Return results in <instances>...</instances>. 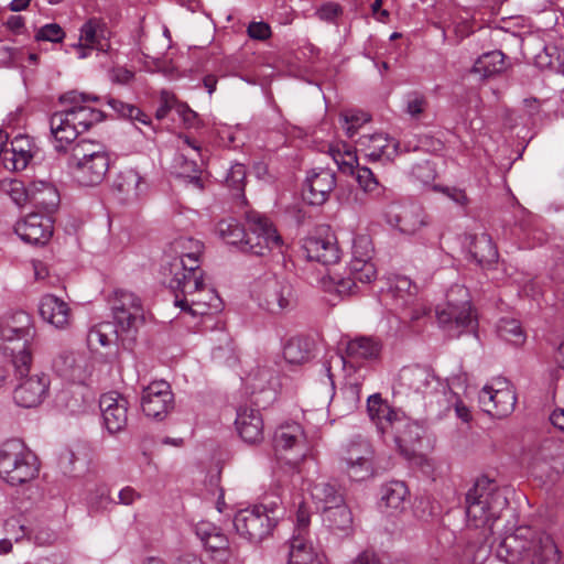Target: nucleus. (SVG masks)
<instances>
[{
    "label": "nucleus",
    "instance_id": "f704fd0d",
    "mask_svg": "<svg viewBox=\"0 0 564 564\" xmlns=\"http://www.w3.org/2000/svg\"><path fill=\"white\" fill-rule=\"evenodd\" d=\"M185 245H191V251L185 252L184 250H182L181 256H176L172 258V260H182L184 264V270L181 271V274H203L198 261V257L200 256L203 250L202 242L198 240H194L192 238H180L173 242V248L174 250L184 249L183 247H185Z\"/></svg>",
    "mask_w": 564,
    "mask_h": 564
},
{
    "label": "nucleus",
    "instance_id": "de8ad7c7",
    "mask_svg": "<svg viewBox=\"0 0 564 564\" xmlns=\"http://www.w3.org/2000/svg\"><path fill=\"white\" fill-rule=\"evenodd\" d=\"M216 231L229 245H239L242 248L246 237L245 228L235 218L223 219L217 224Z\"/></svg>",
    "mask_w": 564,
    "mask_h": 564
},
{
    "label": "nucleus",
    "instance_id": "393cba45",
    "mask_svg": "<svg viewBox=\"0 0 564 564\" xmlns=\"http://www.w3.org/2000/svg\"><path fill=\"white\" fill-rule=\"evenodd\" d=\"M111 32L107 23L99 18L88 19L79 29V40L99 52L110 48Z\"/></svg>",
    "mask_w": 564,
    "mask_h": 564
},
{
    "label": "nucleus",
    "instance_id": "bf43d9fd",
    "mask_svg": "<svg viewBox=\"0 0 564 564\" xmlns=\"http://www.w3.org/2000/svg\"><path fill=\"white\" fill-rule=\"evenodd\" d=\"M425 186L431 187L436 193L443 194L444 196L456 202L457 204L466 205L468 203V198L464 189L442 184H431L430 182H426Z\"/></svg>",
    "mask_w": 564,
    "mask_h": 564
},
{
    "label": "nucleus",
    "instance_id": "9d476101",
    "mask_svg": "<svg viewBox=\"0 0 564 564\" xmlns=\"http://www.w3.org/2000/svg\"><path fill=\"white\" fill-rule=\"evenodd\" d=\"M302 250L307 260L323 265L335 264L340 259V249L329 226H319L313 235L306 237Z\"/></svg>",
    "mask_w": 564,
    "mask_h": 564
},
{
    "label": "nucleus",
    "instance_id": "a19ab883",
    "mask_svg": "<svg viewBox=\"0 0 564 564\" xmlns=\"http://www.w3.org/2000/svg\"><path fill=\"white\" fill-rule=\"evenodd\" d=\"M212 340L215 345L212 348V358L217 366H232L237 361L232 339L225 330L214 334Z\"/></svg>",
    "mask_w": 564,
    "mask_h": 564
},
{
    "label": "nucleus",
    "instance_id": "2eb2a0df",
    "mask_svg": "<svg viewBox=\"0 0 564 564\" xmlns=\"http://www.w3.org/2000/svg\"><path fill=\"white\" fill-rule=\"evenodd\" d=\"M163 269L164 274L171 276L169 286L175 296L180 294L181 299L193 297L204 293L207 288L203 274H181V271L184 270L182 260H171Z\"/></svg>",
    "mask_w": 564,
    "mask_h": 564
},
{
    "label": "nucleus",
    "instance_id": "58836bf2",
    "mask_svg": "<svg viewBox=\"0 0 564 564\" xmlns=\"http://www.w3.org/2000/svg\"><path fill=\"white\" fill-rule=\"evenodd\" d=\"M120 339L123 345L126 341L129 344L132 343L126 335V333L119 332V327L116 325V328L111 323H100L94 326L87 335V343L90 348H96L97 346H109L113 340Z\"/></svg>",
    "mask_w": 564,
    "mask_h": 564
},
{
    "label": "nucleus",
    "instance_id": "680f3d73",
    "mask_svg": "<svg viewBox=\"0 0 564 564\" xmlns=\"http://www.w3.org/2000/svg\"><path fill=\"white\" fill-rule=\"evenodd\" d=\"M75 364L74 354L69 350H63L57 354L53 360V368L61 375H67Z\"/></svg>",
    "mask_w": 564,
    "mask_h": 564
},
{
    "label": "nucleus",
    "instance_id": "39448f33",
    "mask_svg": "<svg viewBox=\"0 0 564 564\" xmlns=\"http://www.w3.org/2000/svg\"><path fill=\"white\" fill-rule=\"evenodd\" d=\"M440 326L449 337H458L465 332H474L477 319L473 314L468 290L460 285L453 286L447 293V306L436 312Z\"/></svg>",
    "mask_w": 564,
    "mask_h": 564
},
{
    "label": "nucleus",
    "instance_id": "ea45409f",
    "mask_svg": "<svg viewBox=\"0 0 564 564\" xmlns=\"http://www.w3.org/2000/svg\"><path fill=\"white\" fill-rule=\"evenodd\" d=\"M314 341L308 337H292L284 346L283 357L291 365H302L311 359Z\"/></svg>",
    "mask_w": 564,
    "mask_h": 564
},
{
    "label": "nucleus",
    "instance_id": "6ab92c4d",
    "mask_svg": "<svg viewBox=\"0 0 564 564\" xmlns=\"http://www.w3.org/2000/svg\"><path fill=\"white\" fill-rule=\"evenodd\" d=\"M15 234L31 245H44L53 235V221L37 213H32L14 226Z\"/></svg>",
    "mask_w": 564,
    "mask_h": 564
},
{
    "label": "nucleus",
    "instance_id": "5701e85b",
    "mask_svg": "<svg viewBox=\"0 0 564 564\" xmlns=\"http://www.w3.org/2000/svg\"><path fill=\"white\" fill-rule=\"evenodd\" d=\"M357 145L369 161H378L382 158L390 159L398 149L395 140L382 132L361 135Z\"/></svg>",
    "mask_w": 564,
    "mask_h": 564
},
{
    "label": "nucleus",
    "instance_id": "864d4df0",
    "mask_svg": "<svg viewBox=\"0 0 564 564\" xmlns=\"http://www.w3.org/2000/svg\"><path fill=\"white\" fill-rule=\"evenodd\" d=\"M349 272L357 283L368 284L377 278L375 263L367 262V260H351L349 263Z\"/></svg>",
    "mask_w": 564,
    "mask_h": 564
},
{
    "label": "nucleus",
    "instance_id": "4be33fe9",
    "mask_svg": "<svg viewBox=\"0 0 564 564\" xmlns=\"http://www.w3.org/2000/svg\"><path fill=\"white\" fill-rule=\"evenodd\" d=\"M240 437L249 444H258L263 440V419L258 409L247 405L237 410L235 421Z\"/></svg>",
    "mask_w": 564,
    "mask_h": 564
},
{
    "label": "nucleus",
    "instance_id": "2f4dec72",
    "mask_svg": "<svg viewBox=\"0 0 564 564\" xmlns=\"http://www.w3.org/2000/svg\"><path fill=\"white\" fill-rule=\"evenodd\" d=\"M466 241L470 257L479 265H487L497 261L498 251L488 234L468 235Z\"/></svg>",
    "mask_w": 564,
    "mask_h": 564
},
{
    "label": "nucleus",
    "instance_id": "aec40b11",
    "mask_svg": "<svg viewBox=\"0 0 564 564\" xmlns=\"http://www.w3.org/2000/svg\"><path fill=\"white\" fill-rule=\"evenodd\" d=\"M196 534L204 546L210 552L212 558L220 564H227L232 556L228 538L220 529L209 524L199 523L196 528Z\"/></svg>",
    "mask_w": 564,
    "mask_h": 564
},
{
    "label": "nucleus",
    "instance_id": "a18cd8bd",
    "mask_svg": "<svg viewBox=\"0 0 564 564\" xmlns=\"http://www.w3.org/2000/svg\"><path fill=\"white\" fill-rule=\"evenodd\" d=\"M31 185H33L35 191L33 202L43 207L46 212H53L59 203L57 189L51 183L42 180L32 182Z\"/></svg>",
    "mask_w": 564,
    "mask_h": 564
},
{
    "label": "nucleus",
    "instance_id": "f3484780",
    "mask_svg": "<svg viewBox=\"0 0 564 564\" xmlns=\"http://www.w3.org/2000/svg\"><path fill=\"white\" fill-rule=\"evenodd\" d=\"M387 217L390 224L395 225L401 232L408 235H413L429 225V217L424 208L416 203L394 206L388 212Z\"/></svg>",
    "mask_w": 564,
    "mask_h": 564
},
{
    "label": "nucleus",
    "instance_id": "e433bc0d",
    "mask_svg": "<svg viewBox=\"0 0 564 564\" xmlns=\"http://www.w3.org/2000/svg\"><path fill=\"white\" fill-rule=\"evenodd\" d=\"M506 68V55L495 50L480 55L474 63L471 72L485 79L501 74Z\"/></svg>",
    "mask_w": 564,
    "mask_h": 564
},
{
    "label": "nucleus",
    "instance_id": "6e6d98bb",
    "mask_svg": "<svg viewBox=\"0 0 564 564\" xmlns=\"http://www.w3.org/2000/svg\"><path fill=\"white\" fill-rule=\"evenodd\" d=\"M65 36V31L57 23H47L41 26L34 34L35 41H46L52 43H62Z\"/></svg>",
    "mask_w": 564,
    "mask_h": 564
},
{
    "label": "nucleus",
    "instance_id": "20e7f679",
    "mask_svg": "<svg viewBox=\"0 0 564 564\" xmlns=\"http://www.w3.org/2000/svg\"><path fill=\"white\" fill-rule=\"evenodd\" d=\"M40 462L22 441L13 438L0 448V477L11 486H19L35 479Z\"/></svg>",
    "mask_w": 564,
    "mask_h": 564
},
{
    "label": "nucleus",
    "instance_id": "ddd939ff",
    "mask_svg": "<svg viewBox=\"0 0 564 564\" xmlns=\"http://www.w3.org/2000/svg\"><path fill=\"white\" fill-rule=\"evenodd\" d=\"M257 299L263 310L273 314H280L295 303L292 285L275 278L268 279L262 283Z\"/></svg>",
    "mask_w": 564,
    "mask_h": 564
},
{
    "label": "nucleus",
    "instance_id": "dca6fc26",
    "mask_svg": "<svg viewBox=\"0 0 564 564\" xmlns=\"http://www.w3.org/2000/svg\"><path fill=\"white\" fill-rule=\"evenodd\" d=\"M99 408L104 425L110 434L123 431L128 424V400L116 393L102 394L99 400Z\"/></svg>",
    "mask_w": 564,
    "mask_h": 564
},
{
    "label": "nucleus",
    "instance_id": "f8f14e48",
    "mask_svg": "<svg viewBox=\"0 0 564 564\" xmlns=\"http://www.w3.org/2000/svg\"><path fill=\"white\" fill-rule=\"evenodd\" d=\"M535 531L530 527H519L513 533L505 536L497 547V555L507 564H519L528 561L534 543Z\"/></svg>",
    "mask_w": 564,
    "mask_h": 564
},
{
    "label": "nucleus",
    "instance_id": "0e129e2a",
    "mask_svg": "<svg viewBox=\"0 0 564 564\" xmlns=\"http://www.w3.org/2000/svg\"><path fill=\"white\" fill-rule=\"evenodd\" d=\"M414 517L422 522H430L434 516V506L429 499H419L413 508Z\"/></svg>",
    "mask_w": 564,
    "mask_h": 564
},
{
    "label": "nucleus",
    "instance_id": "423d86ee",
    "mask_svg": "<svg viewBox=\"0 0 564 564\" xmlns=\"http://www.w3.org/2000/svg\"><path fill=\"white\" fill-rule=\"evenodd\" d=\"M109 303L119 332L126 333L127 337L134 341L139 327L144 323L141 299L130 291L118 289L113 291Z\"/></svg>",
    "mask_w": 564,
    "mask_h": 564
},
{
    "label": "nucleus",
    "instance_id": "a878e982",
    "mask_svg": "<svg viewBox=\"0 0 564 564\" xmlns=\"http://www.w3.org/2000/svg\"><path fill=\"white\" fill-rule=\"evenodd\" d=\"M416 286L406 276H395L389 284L384 294L386 300H390L393 310L400 312L415 303Z\"/></svg>",
    "mask_w": 564,
    "mask_h": 564
},
{
    "label": "nucleus",
    "instance_id": "c03bdc74",
    "mask_svg": "<svg viewBox=\"0 0 564 564\" xmlns=\"http://www.w3.org/2000/svg\"><path fill=\"white\" fill-rule=\"evenodd\" d=\"M316 554L304 535H293L290 541L289 564H313Z\"/></svg>",
    "mask_w": 564,
    "mask_h": 564
},
{
    "label": "nucleus",
    "instance_id": "69168bd1",
    "mask_svg": "<svg viewBox=\"0 0 564 564\" xmlns=\"http://www.w3.org/2000/svg\"><path fill=\"white\" fill-rule=\"evenodd\" d=\"M343 13V8L336 2H326L316 10V17L326 22L335 21Z\"/></svg>",
    "mask_w": 564,
    "mask_h": 564
},
{
    "label": "nucleus",
    "instance_id": "a211bd4d",
    "mask_svg": "<svg viewBox=\"0 0 564 564\" xmlns=\"http://www.w3.org/2000/svg\"><path fill=\"white\" fill-rule=\"evenodd\" d=\"M423 432L424 430L419 423L413 422L401 412L394 419L387 434L392 435L394 443L402 454L411 455L415 452L416 445L420 444Z\"/></svg>",
    "mask_w": 564,
    "mask_h": 564
},
{
    "label": "nucleus",
    "instance_id": "4c0bfd02",
    "mask_svg": "<svg viewBox=\"0 0 564 564\" xmlns=\"http://www.w3.org/2000/svg\"><path fill=\"white\" fill-rule=\"evenodd\" d=\"M337 178H306L302 188V197L310 205H322L337 185Z\"/></svg>",
    "mask_w": 564,
    "mask_h": 564
},
{
    "label": "nucleus",
    "instance_id": "c85d7f7f",
    "mask_svg": "<svg viewBox=\"0 0 564 564\" xmlns=\"http://www.w3.org/2000/svg\"><path fill=\"white\" fill-rule=\"evenodd\" d=\"M40 315L56 328H65L69 324L70 310L66 302L55 295L47 294L40 303Z\"/></svg>",
    "mask_w": 564,
    "mask_h": 564
},
{
    "label": "nucleus",
    "instance_id": "603ef678",
    "mask_svg": "<svg viewBox=\"0 0 564 564\" xmlns=\"http://www.w3.org/2000/svg\"><path fill=\"white\" fill-rule=\"evenodd\" d=\"M347 186L350 188L348 198L352 196L355 200L361 199V194L379 196L383 191L378 178H351Z\"/></svg>",
    "mask_w": 564,
    "mask_h": 564
},
{
    "label": "nucleus",
    "instance_id": "f03ea898",
    "mask_svg": "<svg viewBox=\"0 0 564 564\" xmlns=\"http://www.w3.org/2000/svg\"><path fill=\"white\" fill-rule=\"evenodd\" d=\"M87 100L97 101L98 97H88L76 91L59 97L61 104L66 105V108L54 112L50 120L51 132L56 141L55 149L58 152L65 151L78 134L106 119L104 111L85 105Z\"/></svg>",
    "mask_w": 564,
    "mask_h": 564
},
{
    "label": "nucleus",
    "instance_id": "338daca9",
    "mask_svg": "<svg viewBox=\"0 0 564 564\" xmlns=\"http://www.w3.org/2000/svg\"><path fill=\"white\" fill-rule=\"evenodd\" d=\"M247 34L252 40L265 41L271 37L272 31L267 22H251L247 28Z\"/></svg>",
    "mask_w": 564,
    "mask_h": 564
},
{
    "label": "nucleus",
    "instance_id": "4468645a",
    "mask_svg": "<svg viewBox=\"0 0 564 564\" xmlns=\"http://www.w3.org/2000/svg\"><path fill=\"white\" fill-rule=\"evenodd\" d=\"M141 408L147 416L163 420L174 409L171 386L164 380L151 382L142 391Z\"/></svg>",
    "mask_w": 564,
    "mask_h": 564
},
{
    "label": "nucleus",
    "instance_id": "8fccbe9b",
    "mask_svg": "<svg viewBox=\"0 0 564 564\" xmlns=\"http://www.w3.org/2000/svg\"><path fill=\"white\" fill-rule=\"evenodd\" d=\"M370 121L371 116L361 110L349 109L339 115V123L348 138H352L362 126Z\"/></svg>",
    "mask_w": 564,
    "mask_h": 564
},
{
    "label": "nucleus",
    "instance_id": "72a5a7b5",
    "mask_svg": "<svg viewBox=\"0 0 564 564\" xmlns=\"http://www.w3.org/2000/svg\"><path fill=\"white\" fill-rule=\"evenodd\" d=\"M219 297L214 290L205 288V292L193 297L181 299L180 294L174 300L175 306L188 311L193 315H205L209 308L218 310Z\"/></svg>",
    "mask_w": 564,
    "mask_h": 564
},
{
    "label": "nucleus",
    "instance_id": "1a4fd4ad",
    "mask_svg": "<svg viewBox=\"0 0 564 564\" xmlns=\"http://www.w3.org/2000/svg\"><path fill=\"white\" fill-rule=\"evenodd\" d=\"M273 446L278 459L296 466L306 455L305 435L300 424L281 425L274 433Z\"/></svg>",
    "mask_w": 564,
    "mask_h": 564
},
{
    "label": "nucleus",
    "instance_id": "c9c22d12",
    "mask_svg": "<svg viewBox=\"0 0 564 564\" xmlns=\"http://www.w3.org/2000/svg\"><path fill=\"white\" fill-rule=\"evenodd\" d=\"M381 352V344L370 337H358L350 340L346 347V355L350 362L376 360Z\"/></svg>",
    "mask_w": 564,
    "mask_h": 564
},
{
    "label": "nucleus",
    "instance_id": "37998d69",
    "mask_svg": "<svg viewBox=\"0 0 564 564\" xmlns=\"http://www.w3.org/2000/svg\"><path fill=\"white\" fill-rule=\"evenodd\" d=\"M0 187L10 195L11 199L18 206L33 202L35 197L33 185L26 187L21 178H3L0 183Z\"/></svg>",
    "mask_w": 564,
    "mask_h": 564
},
{
    "label": "nucleus",
    "instance_id": "0eeeda50",
    "mask_svg": "<svg viewBox=\"0 0 564 564\" xmlns=\"http://www.w3.org/2000/svg\"><path fill=\"white\" fill-rule=\"evenodd\" d=\"M249 231H246L241 251L264 257L274 248H281L282 238L265 216L250 212L247 214Z\"/></svg>",
    "mask_w": 564,
    "mask_h": 564
},
{
    "label": "nucleus",
    "instance_id": "4d7b16f0",
    "mask_svg": "<svg viewBox=\"0 0 564 564\" xmlns=\"http://www.w3.org/2000/svg\"><path fill=\"white\" fill-rule=\"evenodd\" d=\"M372 253L373 247L368 236L360 235L354 239L351 260H367V262H372Z\"/></svg>",
    "mask_w": 564,
    "mask_h": 564
},
{
    "label": "nucleus",
    "instance_id": "9b49d317",
    "mask_svg": "<svg viewBox=\"0 0 564 564\" xmlns=\"http://www.w3.org/2000/svg\"><path fill=\"white\" fill-rule=\"evenodd\" d=\"M373 451L366 440L351 441L340 458V470L346 473L351 480L361 481L372 475Z\"/></svg>",
    "mask_w": 564,
    "mask_h": 564
},
{
    "label": "nucleus",
    "instance_id": "774afa93",
    "mask_svg": "<svg viewBox=\"0 0 564 564\" xmlns=\"http://www.w3.org/2000/svg\"><path fill=\"white\" fill-rule=\"evenodd\" d=\"M427 312L429 310L415 296V303L408 306L406 310H401L399 313L402 321L414 322L425 316Z\"/></svg>",
    "mask_w": 564,
    "mask_h": 564
},
{
    "label": "nucleus",
    "instance_id": "e2e57ef3",
    "mask_svg": "<svg viewBox=\"0 0 564 564\" xmlns=\"http://www.w3.org/2000/svg\"><path fill=\"white\" fill-rule=\"evenodd\" d=\"M20 529L29 540H33L39 545H47L55 540L54 532L48 529H39L37 531H33L29 530L24 525H21Z\"/></svg>",
    "mask_w": 564,
    "mask_h": 564
},
{
    "label": "nucleus",
    "instance_id": "09e8293b",
    "mask_svg": "<svg viewBox=\"0 0 564 564\" xmlns=\"http://www.w3.org/2000/svg\"><path fill=\"white\" fill-rule=\"evenodd\" d=\"M99 150H101L100 145L90 140L83 139L72 147L68 164L82 170L83 165L87 164V161Z\"/></svg>",
    "mask_w": 564,
    "mask_h": 564
},
{
    "label": "nucleus",
    "instance_id": "5fc2aeb1",
    "mask_svg": "<svg viewBox=\"0 0 564 564\" xmlns=\"http://www.w3.org/2000/svg\"><path fill=\"white\" fill-rule=\"evenodd\" d=\"M111 165V159L108 152L99 150L93 158L83 165L80 171L88 172L95 176H106Z\"/></svg>",
    "mask_w": 564,
    "mask_h": 564
},
{
    "label": "nucleus",
    "instance_id": "052dcab7",
    "mask_svg": "<svg viewBox=\"0 0 564 564\" xmlns=\"http://www.w3.org/2000/svg\"><path fill=\"white\" fill-rule=\"evenodd\" d=\"M426 98L419 93H411L406 98V113L412 118H419L427 108Z\"/></svg>",
    "mask_w": 564,
    "mask_h": 564
},
{
    "label": "nucleus",
    "instance_id": "f257e3e1",
    "mask_svg": "<svg viewBox=\"0 0 564 564\" xmlns=\"http://www.w3.org/2000/svg\"><path fill=\"white\" fill-rule=\"evenodd\" d=\"M14 321L19 326L7 325L0 327V339L4 341L23 340L21 348L17 352L15 347L11 348V365L15 378L21 381L14 389L13 398L18 405L33 408L41 404L44 400L50 387V379L44 373L29 376L32 354L26 347V343L34 336L31 316L25 312H20L15 315Z\"/></svg>",
    "mask_w": 564,
    "mask_h": 564
},
{
    "label": "nucleus",
    "instance_id": "cd10ccee",
    "mask_svg": "<svg viewBox=\"0 0 564 564\" xmlns=\"http://www.w3.org/2000/svg\"><path fill=\"white\" fill-rule=\"evenodd\" d=\"M367 411L371 421L378 430L386 434L394 422V419L402 412L389 405L379 393L372 394L367 400Z\"/></svg>",
    "mask_w": 564,
    "mask_h": 564
},
{
    "label": "nucleus",
    "instance_id": "49530a36",
    "mask_svg": "<svg viewBox=\"0 0 564 564\" xmlns=\"http://www.w3.org/2000/svg\"><path fill=\"white\" fill-rule=\"evenodd\" d=\"M427 371L421 367H404L399 372L398 381L401 387L420 392L427 384Z\"/></svg>",
    "mask_w": 564,
    "mask_h": 564
},
{
    "label": "nucleus",
    "instance_id": "6e6552de",
    "mask_svg": "<svg viewBox=\"0 0 564 564\" xmlns=\"http://www.w3.org/2000/svg\"><path fill=\"white\" fill-rule=\"evenodd\" d=\"M275 524V519L269 516L263 506L240 510L234 518L237 533L252 543H260L267 539Z\"/></svg>",
    "mask_w": 564,
    "mask_h": 564
},
{
    "label": "nucleus",
    "instance_id": "bb28decb",
    "mask_svg": "<svg viewBox=\"0 0 564 564\" xmlns=\"http://www.w3.org/2000/svg\"><path fill=\"white\" fill-rule=\"evenodd\" d=\"M310 491L311 497L319 511L345 501L341 487L332 480H317L311 485Z\"/></svg>",
    "mask_w": 564,
    "mask_h": 564
},
{
    "label": "nucleus",
    "instance_id": "c756f323",
    "mask_svg": "<svg viewBox=\"0 0 564 564\" xmlns=\"http://www.w3.org/2000/svg\"><path fill=\"white\" fill-rule=\"evenodd\" d=\"M561 560V552L553 538L544 532H536L528 560L530 564H560Z\"/></svg>",
    "mask_w": 564,
    "mask_h": 564
},
{
    "label": "nucleus",
    "instance_id": "79ce46f5",
    "mask_svg": "<svg viewBox=\"0 0 564 564\" xmlns=\"http://www.w3.org/2000/svg\"><path fill=\"white\" fill-rule=\"evenodd\" d=\"M380 495V501L386 508L403 510L409 490L404 482L394 480L382 485Z\"/></svg>",
    "mask_w": 564,
    "mask_h": 564
},
{
    "label": "nucleus",
    "instance_id": "b1692460",
    "mask_svg": "<svg viewBox=\"0 0 564 564\" xmlns=\"http://www.w3.org/2000/svg\"><path fill=\"white\" fill-rule=\"evenodd\" d=\"M32 143L28 137H15L11 142V150L6 151L3 164L11 172H20L26 169L32 160L36 156V152L32 151Z\"/></svg>",
    "mask_w": 564,
    "mask_h": 564
},
{
    "label": "nucleus",
    "instance_id": "13d9d810",
    "mask_svg": "<svg viewBox=\"0 0 564 564\" xmlns=\"http://www.w3.org/2000/svg\"><path fill=\"white\" fill-rule=\"evenodd\" d=\"M487 555L488 547L485 543L469 542L464 550L462 564L481 563Z\"/></svg>",
    "mask_w": 564,
    "mask_h": 564
},
{
    "label": "nucleus",
    "instance_id": "7c9ffc66",
    "mask_svg": "<svg viewBox=\"0 0 564 564\" xmlns=\"http://www.w3.org/2000/svg\"><path fill=\"white\" fill-rule=\"evenodd\" d=\"M323 523L334 533L347 535L352 529V513L346 500L321 511Z\"/></svg>",
    "mask_w": 564,
    "mask_h": 564
},
{
    "label": "nucleus",
    "instance_id": "3c124183",
    "mask_svg": "<svg viewBox=\"0 0 564 564\" xmlns=\"http://www.w3.org/2000/svg\"><path fill=\"white\" fill-rule=\"evenodd\" d=\"M497 333L501 339L514 346H520L525 341L520 323L513 318H501L497 325Z\"/></svg>",
    "mask_w": 564,
    "mask_h": 564
},
{
    "label": "nucleus",
    "instance_id": "473e14b6",
    "mask_svg": "<svg viewBox=\"0 0 564 564\" xmlns=\"http://www.w3.org/2000/svg\"><path fill=\"white\" fill-rule=\"evenodd\" d=\"M328 153L343 174L354 175L356 170L367 173L368 176H375L367 166H359L356 151L351 150L346 143L328 145Z\"/></svg>",
    "mask_w": 564,
    "mask_h": 564
},
{
    "label": "nucleus",
    "instance_id": "412c9836",
    "mask_svg": "<svg viewBox=\"0 0 564 564\" xmlns=\"http://www.w3.org/2000/svg\"><path fill=\"white\" fill-rule=\"evenodd\" d=\"M479 402L487 413L503 417L513 411L517 398L510 388L494 389L486 386L479 393Z\"/></svg>",
    "mask_w": 564,
    "mask_h": 564
},
{
    "label": "nucleus",
    "instance_id": "7ed1b4c3",
    "mask_svg": "<svg viewBox=\"0 0 564 564\" xmlns=\"http://www.w3.org/2000/svg\"><path fill=\"white\" fill-rule=\"evenodd\" d=\"M469 527L484 530V538L492 533L494 523L500 518L509 501L495 480L486 476L476 479L465 496Z\"/></svg>",
    "mask_w": 564,
    "mask_h": 564
}]
</instances>
